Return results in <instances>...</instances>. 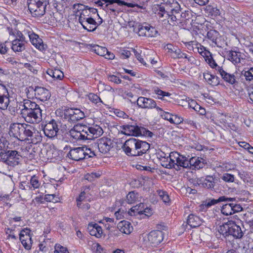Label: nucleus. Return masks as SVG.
<instances>
[{"label": "nucleus", "instance_id": "obj_6", "mask_svg": "<svg viewBox=\"0 0 253 253\" xmlns=\"http://www.w3.org/2000/svg\"><path fill=\"white\" fill-rule=\"evenodd\" d=\"M64 119L68 122L76 123L84 118V113L78 109L68 108L64 110Z\"/></svg>", "mask_w": 253, "mask_h": 253}, {"label": "nucleus", "instance_id": "obj_14", "mask_svg": "<svg viewBox=\"0 0 253 253\" xmlns=\"http://www.w3.org/2000/svg\"><path fill=\"white\" fill-rule=\"evenodd\" d=\"M112 141L111 139L102 137L97 140V146L99 151L104 154L108 152L112 147Z\"/></svg>", "mask_w": 253, "mask_h": 253}, {"label": "nucleus", "instance_id": "obj_4", "mask_svg": "<svg viewBox=\"0 0 253 253\" xmlns=\"http://www.w3.org/2000/svg\"><path fill=\"white\" fill-rule=\"evenodd\" d=\"M123 134L126 135L139 136L144 135L151 137L152 132L143 127L136 125H125L122 126Z\"/></svg>", "mask_w": 253, "mask_h": 253}, {"label": "nucleus", "instance_id": "obj_32", "mask_svg": "<svg viewBox=\"0 0 253 253\" xmlns=\"http://www.w3.org/2000/svg\"><path fill=\"white\" fill-rule=\"evenodd\" d=\"M47 74L53 78L61 80L64 77L63 73L60 70L57 69H49L46 72Z\"/></svg>", "mask_w": 253, "mask_h": 253}, {"label": "nucleus", "instance_id": "obj_25", "mask_svg": "<svg viewBox=\"0 0 253 253\" xmlns=\"http://www.w3.org/2000/svg\"><path fill=\"white\" fill-rule=\"evenodd\" d=\"M118 228L122 233L129 234L133 230V227L129 222L123 220L119 223Z\"/></svg>", "mask_w": 253, "mask_h": 253}, {"label": "nucleus", "instance_id": "obj_52", "mask_svg": "<svg viewBox=\"0 0 253 253\" xmlns=\"http://www.w3.org/2000/svg\"><path fill=\"white\" fill-rule=\"evenodd\" d=\"M172 120L170 121V123L175 125H179L183 123L184 121V119L182 117L176 114H172Z\"/></svg>", "mask_w": 253, "mask_h": 253}, {"label": "nucleus", "instance_id": "obj_51", "mask_svg": "<svg viewBox=\"0 0 253 253\" xmlns=\"http://www.w3.org/2000/svg\"><path fill=\"white\" fill-rule=\"evenodd\" d=\"M157 192L164 202L168 203L169 202V198L167 192L163 190H158Z\"/></svg>", "mask_w": 253, "mask_h": 253}, {"label": "nucleus", "instance_id": "obj_9", "mask_svg": "<svg viewBox=\"0 0 253 253\" xmlns=\"http://www.w3.org/2000/svg\"><path fill=\"white\" fill-rule=\"evenodd\" d=\"M139 107L143 109H152L156 108L157 111H162V109L157 106L155 101L152 98L140 96L137 100Z\"/></svg>", "mask_w": 253, "mask_h": 253}, {"label": "nucleus", "instance_id": "obj_64", "mask_svg": "<svg viewBox=\"0 0 253 253\" xmlns=\"http://www.w3.org/2000/svg\"><path fill=\"white\" fill-rule=\"evenodd\" d=\"M108 80L112 82L116 83L117 84H120L122 82L121 80L119 77L115 75H110L108 77Z\"/></svg>", "mask_w": 253, "mask_h": 253}, {"label": "nucleus", "instance_id": "obj_58", "mask_svg": "<svg viewBox=\"0 0 253 253\" xmlns=\"http://www.w3.org/2000/svg\"><path fill=\"white\" fill-rule=\"evenodd\" d=\"M88 98L92 102L95 104L102 102L99 97L94 93H89L88 95Z\"/></svg>", "mask_w": 253, "mask_h": 253}, {"label": "nucleus", "instance_id": "obj_15", "mask_svg": "<svg viewBox=\"0 0 253 253\" xmlns=\"http://www.w3.org/2000/svg\"><path fill=\"white\" fill-rule=\"evenodd\" d=\"M230 227L229 235H231L236 239L241 238L244 235L245 231H243L241 227L234 221L230 220Z\"/></svg>", "mask_w": 253, "mask_h": 253}, {"label": "nucleus", "instance_id": "obj_10", "mask_svg": "<svg viewBox=\"0 0 253 253\" xmlns=\"http://www.w3.org/2000/svg\"><path fill=\"white\" fill-rule=\"evenodd\" d=\"M137 141L138 139L135 138H130L126 141L123 149L127 155L136 156Z\"/></svg>", "mask_w": 253, "mask_h": 253}, {"label": "nucleus", "instance_id": "obj_24", "mask_svg": "<svg viewBox=\"0 0 253 253\" xmlns=\"http://www.w3.org/2000/svg\"><path fill=\"white\" fill-rule=\"evenodd\" d=\"M216 70L220 74L222 79L229 84H233L236 82L235 77L234 75L230 74L225 72L222 67H218Z\"/></svg>", "mask_w": 253, "mask_h": 253}, {"label": "nucleus", "instance_id": "obj_63", "mask_svg": "<svg viewBox=\"0 0 253 253\" xmlns=\"http://www.w3.org/2000/svg\"><path fill=\"white\" fill-rule=\"evenodd\" d=\"M85 193L83 191L82 192L79 196L77 199V205L78 207H81V202L83 201L85 199Z\"/></svg>", "mask_w": 253, "mask_h": 253}, {"label": "nucleus", "instance_id": "obj_62", "mask_svg": "<svg viewBox=\"0 0 253 253\" xmlns=\"http://www.w3.org/2000/svg\"><path fill=\"white\" fill-rule=\"evenodd\" d=\"M8 95H9V93L6 86L0 84V97Z\"/></svg>", "mask_w": 253, "mask_h": 253}, {"label": "nucleus", "instance_id": "obj_17", "mask_svg": "<svg viewBox=\"0 0 253 253\" xmlns=\"http://www.w3.org/2000/svg\"><path fill=\"white\" fill-rule=\"evenodd\" d=\"M42 154L47 159H56L59 155V151L54 147L47 146L42 149Z\"/></svg>", "mask_w": 253, "mask_h": 253}, {"label": "nucleus", "instance_id": "obj_37", "mask_svg": "<svg viewBox=\"0 0 253 253\" xmlns=\"http://www.w3.org/2000/svg\"><path fill=\"white\" fill-rule=\"evenodd\" d=\"M91 50L100 56H104L106 53H107V49L103 46L98 45H91Z\"/></svg>", "mask_w": 253, "mask_h": 253}, {"label": "nucleus", "instance_id": "obj_44", "mask_svg": "<svg viewBox=\"0 0 253 253\" xmlns=\"http://www.w3.org/2000/svg\"><path fill=\"white\" fill-rule=\"evenodd\" d=\"M221 212L226 215H231L233 213L232 211V204H226L223 205L221 210Z\"/></svg>", "mask_w": 253, "mask_h": 253}, {"label": "nucleus", "instance_id": "obj_61", "mask_svg": "<svg viewBox=\"0 0 253 253\" xmlns=\"http://www.w3.org/2000/svg\"><path fill=\"white\" fill-rule=\"evenodd\" d=\"M8 44H9L8 42H5L4 43H0V53L1 54H3L7 52L8 49Z\"/></svg>", "mask_w": 253, "mask_h": 253}, {"label": "nucleus", "instance_id": "obj_11", "mask_svg": "<svg viewBox=\"0 0 253 253\" xmlns=\"http://www.w3.org/2000/svg\"><path fill=\"white\" fill-rule=\"evenodd\" d=\"M60 123L52 119L44 125L43 131L45 135L49 138H52L57 135L59 130L58 126Z\"/></svg>", "mask_w": 253, "mask_h": 253}, {"label": "nucleus", "instance_id": "obj_29", "mask_svg": "<svg viewBox=\"0 0 253 253\" xmlns=\"http://www.w3.org/2000/svg\"><path fill=\"white\" fill-rule=\"evenodd\" d=\"M187 222V224L192 228L199 226L202 222V220L199 217L193 214H190L188 216Z\"/></svg>", "mask_w": 253, "mask_h": 253}, {"label": "nucleus", "instance_id": "obj_26", "mask_svg": "<svg viewBox=\"0 0 253 253\" xmlns=\"http://www.w3.org/2000/svg\"><path fill=\"white\" fill-rule=\"evenodd\" d=\"M150 147V144L147 142L138 139L137 144V152L136 156L145 154L149 150Z\"/></svg>", "mask_w": 253, "mask_h": 253}, {"label": "nucleus", "instance_id": "obj_23", "mask_svg": "<svg viewBox=\"0 0 253 253\" xmlns=\"http://www.w3.org/2000/svg\"><path fill=\"white\" fill-rule=\"evenodd\" d=\"M81 24L83 27L84 29L87 30L88 31H94L97 27V23L92 18L89 17L83 21V23Z\"/></svg>", "mask_w": 253, "mask_h": 253}, {"label": "nucleus", "instance_id": "obj_60", "mask_svg": "<svg viewBox=\"0 0 253 253\" xmlns=\"http://www.w3.org/2000/svg\"><path fill=\"white\" fill-rule=\"evenodd\" d=\"M86 8L87 6L80 3H76L73 5V9L77 14L78 12L83 11V10H84Z\"/></svg>", "mask_w": 253, "mask_h": 253}, {"label": "nucleus", "instance_id": "obj_42", "mask_svg": "<svg viewBox=\"0 0 253 253\" xmlns=\"http://www.w3.org/2000/svg\"><path fill=\"white\" fill-rule=\"evenodd\" d=\"M91 11L90 8H85L83 11L80 12L79 21L80 23H83V21H84L86 18L89 17Z\"/></svg>", "mask_w": 253, "mask_h": 253}, {"label": "nucleus", "instance_id": "obj_27", "mask_svg": "<svg viewBox=\"0 0 253 253\" xmlns=\"http://www.w3.org/2000/svg\"><path fill=\"white\" fill-rule=\"evenodd\" d=\"M161 165L167 169H172L175 167V163L173 161L172 158V152L170 153L167 157L165 156L160 159Z\"/></svg>", "mask_w": 253, "mask_h": 253}, {"label": "nucleus", "instance_id": "obj_57", "mask_svg": "<svg viewBox=\"0 0 253 253\" xmlns=\"http://www.w3.org/2000/svg\"><path fill=\"white\" fill-rule=\"evenodd\" d=\"M161 112L160 115L162 118H163L165 120L169 121L170 123V121L172 120V114H171L170 113L165 112L162 110V111H160Z\"/></svg>", "mask_w": 253, "mask_h": 253}, {"label": "nucleus", "instance_id": "obj_48", "mask_svg": "<svg viewBox=\"0 0 253 253\" xmlns=\"http://www.w3.org/2000/svg\"><path fill=\"white\" fill-rule=\"evenodd\" d=\"M158 34L157 30L154 27L151 26L150 24L148 28L147 32L146 33V37H155Z\"/></svg>", "mask_w": 253, "mask_h": 253}, {"label": "nucleus", "instance_id": "obj_46", "mask_svg": "<svg viewBox=\"0 0 253 253\" xmlns=\"http://www.w3.org/2000/svg\"><path fill=\"white\" fill-rule=\"evenodd\" d=\"M83 148V152L84 159H88L94 157L95 155L93 151H91L90 148H87L86 146L82 147Z\"/></svg>", "mask_w": 253, "mask_h": 253}, {"label": "nucleus", "instance_id": "obj_59", "mask_svg": "<svg viewBox=\"0 0 253 253\" xmlns=\"http://www.w3.org/2000/svg\"><path fill=\"white\" fill-rule=\"evenodd\" d=\"M207 62L209 64V65L212 68L217 69V67H219L217 64L215 62L214 60L213 59L212 57H207L206 59Z\"/></svg>", "mask_w": 253, "mask_h": 253}, {"label": "nucleus", "instance_id": "obj_16", "mask_svg": "<svg viewBox=\"0 0 253 253\" xmlns=\"http://www.w3.org/2000/svg\"><path fill=\"white\" fill-rule=\"evenodd\" d=\"M215 176L211 175H207L204 180L202 178H198L197 182L199 184H202L204 188L211 189L214 188L215 181H217Z\"/></svg>", "mask_w": 253, "mask_h": 253}, {"label": "nucleus", "instance_id": "obj_7", "mask_svg": "<svg viewBox=\"0 0 253 253\" xmlns=\"http://www.w3.org/2000/svg\"><path fill=\"white\" fill-rule=\"evenodd\" d=\"M164 233L160 230L151 231L147 236L146 241L148 244L152 247H156L159 245L164 239Z\"/></svg>", "mask_w": 253, "mask_h": 253}, {"label": "nucleus", "instance_id": "obj_56", "mask_svg": "<svg viewBox=\"0 0 253 253\" xmlns=\"http://www.w3.org/2000/svg\"><path fill=\"white\" fill-rule=\"evenodd\" d=\"M44 200L47 202L56 203L58 201V198L55 194H46L44 196Z\"/></svg>", "mask_w": 253, "mask_h": 253}, {"label": "nucleus", "instance_id": "obj_53", "mask_svg": "<svg viewBox=\"0 0 253 253\" xmlns=\"http://www.w3.org/2000/svg\"><path fill=\"white\" fill-rule=\"evenodd\" d=\"M30 184L31 187H33L34 189L38 188L40 186V183L38 179V178L34 176H33L30 179Z\"/></svg>", "mask_w": 253, "mask_h": 253}, {"label": "nucleus", "instance_id": "obj_33", "mask_svg": "<svg viewBox=\"0 0 253 253\" xmlns=\"http://www.w3.org/2000/svg\"><path fill=\"white\" fill-rule=\"evenodd\" d=\"M171 13H169L168 11H166L165 8L163 7H160L159 11L157 13L160 20L164 22L167 20H170L171 18Z\"/></svg>", "mask_w": 253, "mask_h": 253}, {"label": "nucleus", "instance_id": "obj_36", "mask_svg": "<svg viewBox=\"0 0 253 253\" xmlns=\"http://www.w3.org/2000/svg\"><path fill=\"white\" fill-rule=\"evenodd\" d=\"M207 38L212 41L213 43L219 46L217 43V39L219 36V33L217 31L214 30H210L207 34Z\"/></svg>", "mask_w": 253, "mask_h": 253}, {"label": "nucleus", "instance_id": "obj_39", "mask_svg": "<svg viewBox=\"0 0 253 253\" xmlns=\"http://www.w3.org/2000/svg\"><path fill=\"white\" fill-rule=\"evenodd\" d=\"M6 154L8 161L10 160H19L22 157L20 153L15 150H8Z\"/></svg>", "mask_w": 253, "mask_h": 253}, {"label": "nucleus", "instance_id": "obj_20", "mask_svg": "<svg viewBox=\"0 0 253 253\" xmlns=\"http://www.w3.org/2000/svg\"><path fill=\"white\" fill-rule=\"evenodd\" d=\"M83 148L82 147H77L70 149L67 154L68 157L74 161H80L84 159L83 154Z\"/></svg>", "mask_w": 253, "mask_h": 253}, {"label": "nucleus", "instance_id": "obj_40", "mask_svg": "<svg viewBox=\"0 0 253 253\" xmlns=\"http://www.w3.org/2000/svg\"><path fill=\"white\" fill-rule=\"evenodd\" d=\"M149 24H139L138 26L137 33L139 36L146 37Z\"/></svg>", "mask_w": 253, "mask_h": 253}, {"label": "nucleus", "instance_id": "obj_41", "mask_svg": "<svg viewBox=\"0 0 253 253\" xmlns=\"http://www.w3.org/2000/svg\"><path fill=\"white\" fill-rule=\"evenodd\" d=\"M9 95L0 97V109L5 110L9 103Z\"/></svg>", "mask_w": 253, "mask_h": 253}, {"label": "nucleus", "instance_id": "obj_1", "mask_svg": "<svg viewBox=\"0 0 253 253\" xmlns=\"http://www.w3.org/2000/svg\"><path fill=\"white\" fill-rule=\"evenodd\" d=\"M21 115L25 121L30 124H38L42 120V109L40 106L29 99L20 103Z\"/></svg>", "mask_w": 253, "mask_h": 253}, {"label": "nucleus", "instance_id": "obj_49", "mask_svg": "<svg viewBox=\"0 0 253 253\" xmlns=\"http://www.w3.org/2000/svg\"><path fill=\"white\" fill-rule=\"evenodd\" d=\"M221 178L226 182H233L235 180L234 175L228 173H223Z\"/></svg>", "mask_w": 253, "mask_h": 253}, {"label": "nucleus", "instance_id": "obj_18", "mask_svg": "<svg viewBox=\"0 0 253 253\" xmlns=\"http://www.w3.org/2000/svg\"><path fill=\"white\" fill-rule=\"evenodd\" d=\"M226 53L228 60L235 65L240 63L241 59H244V54L241 52L231 50L227 51Z\"/></svg>", "mask_w": 253, "mask_h": 253}, {"label": "nucleus", "instance_id": "obj_31", "mask_svg": "<svg viewBox=\"0 0 253 253\" xmlns=\"http://www.w3.org/2000/svg\"><path fill=\"white\" fill-rule=\"evenodd\" d=\"M171 18L170 20H168V23L172 25H176V24L181 23L182 22L181 11L171 14Z\"/></svg>", "mask_w": 253, "mask_h": 253}, {"label": "nucleus", "instance_id": "obj_5", "mask_svg": "<svg viewBox=\"0 0 253 253\" xmlns=\"http://www.w3.org/2000/svg\"><path fill=\"white\" fill-rule=\"evenodd\" d=\"M89 129V126L85 125H76L70 130V134L73 138L77 140H90Z\"/></svg>", "mask_w": 253, "mask_h": 253}, {"label": "nucleus", "instance_id": "obj_34", "mask_svg": "<svg viewBox=\"0 0 253 253\" xmlns=\"http://www.w3.org/2000/svg\"><path fill=\"white\" fill-rule=\"evenodd\" d=\"M11 48L15 52L22 51L25 49L24 43L20 40L15 39L12 42Z\"/></svg>", "mask_w": 253, "mask_h": 253}, {"label": "nucleus", "instance_id": "obj_47", "mask_svg": "<svg viewBox=\"0 0 253 253\" xmlns=\"http://www.w3.org/2000/svg\"><path fill=\"white\" fill-rule=\"evenodd\" d=\"M126 198V200L128 204L134 203L137 199L136 194L133 191L129 192Z\"/></svg>", "mask_w": 253, "mask_h": 253}, {"label": "nucleus", "instance_id": "obj_3", "mask_svg": "<svg viewBox=\"0 0 253 253\" xmlns=\"http://www.w3.org/2000/svg\"><path fill=\"white\" fill-rule=\"evenodd\" d=\"M31 140L34 144H37L42 140V136L39 132L33 126L25 124L21 141Z\"/></svg>", "mask_w": 253, "mask_h": 253}, {"label": "nucleus", "instance_id": "obj_2", "mask_svg": "<svg viewBox=\"0 0 253 253\" xmlns=\"http://www.w3.org/2000/svg\"><path fill=\"white\" fill-rule=\"evenodd\" d=\"M48 3V0H27L28 9L34 17L43 16Z\"/></svg>", "mask_w": 253, "mask_h": 253}, {"label": "nucleus", "instance_id": "obj_43", "mask_svg": "<svg viewBox=\"0 0 253 253\" xmlns=\"http://www.w3.org/2000/svg\"><path fill=\"white\" fill-rule=\"evenodd\" d=\"M173 58H186L189 61L190 59L187 57V54L185 53H182L181 50L178 47L175 48L174 52L171 55Z\"/></svg>", "mask_w": 253, "mask_h": 253}, {"label": "nucleus", "instance_id": "obj_28", "mask_svg": "<svg viewBox=\"0 0 253 253\" xmlns=\"http://www.w3.org/2000/svg\"><path fill=\"white\" fill-rule=\"evenodd\" d=\"M89 136L90 137V140L98 137L103 133L102 128L97 125L89 127Z\"/></svg>", "mask_w": 253, "mask_h": 253}, {"label": "nucleus", "instance_id": "obj_19", "mask_svg": "<svg viewBox=\"0 0 253 253\" xmlns=\"http://www.w3.org/2000/svg\"><path fill=\"white\" fill-rule=\"evenodd\" d=\"M104 3L113 4L114 3H117L119 5H126L128 7H134V6H137L138 7L142 8V6H140L137 4L128 3L124 1L121 0H98L95 3L98 4L99 6H102Z\"/></svg>", "mask_w": 253, "mask_h": 253}, {"label": "nucleus", "instance_id": "obj_45", "mask_svg": "<svg viewBox=\"0 0 253 253\" xmlns=\"http://www.w3.org/2000/svg\"><path fill=\"white\" fill-rule=\"evenodd\" d=\"M170 13L173 14L178 12H181V10L179 4L174 0H172V2H170Z\"/></svg>", "mask_w": 253, "mask_h": 253}, {"label": "nucleus", "instance_id": "obj_8", "mask_svg": "<svg viewBox=\"0 0 253 253\" xmlns=\"http://www.w3.org/2000/svg\"><path fill=\"white\" fill-rule=\"evenodd\" d=\"M172 158L173 161L175 163L174 167L176 170H180L181 168L183 169H189L188 157L180 155L177 152H172Z\"/></svg>", "mask_w": 253, "mask_h": 253}, {"label": "nucleus", "instance_id": "obj_22", "mask_svg": "<svg viewBox=\"0 0 253 253\" xmlns=\"http://www.w3.org/2000/svg\"><path fill=\"white\" fill-rule=\"evenodd\" d=\"M87 230L91 236L100 238L103 233L102 228L95 223H90L88 225Z\"/></svg>", "mask_w": 253, "mask_h": 253}, {"label": "nucleus", "instance_id": "obj_30", "mask_svg": "<svg viewBox=\"0 0 253 253\" xmlns=\"http://www.w3.org/2000/svg\"><path fill=\"white\" fill-rule=\"evenodd\" d=\"M235 200V198H227L224 196L220 197L218 199H211L210 200L209 202H206L205 205L207 207H210L212 205H215L218 202H231Z\"/></svg>", "mask_w": 253, "mask_h": 253}, {"label": "nucleus", "instance_id": "obj_54", "mask_svg": "<svg viewBox=\"0 0 253 253\" xmlns=\"http://www.w3.org/2000/svg\"><path fill=\"white\" fill-rule=\"evenodd\" d=\"M54 253H69L66 248L62 246L59 244H56L55 246Z\"/></svg>", "mask_w": 253, "mask_h": 253}, {"label": "nucleus", "instance_id": "obj_38", "mask_svg": "<svg viewBox=\"0 0 253 253\" xmlns=\"http://www.w3.org/2000/svg\"><path fill=\"white\" fill-rule=\"evenodd\" d=\"M230 221L225 223L219 227L218 229L220 234L223 235L225 237L229 236V232L230 230Z\"/></svg>", "mask_w": 253, "mask_h": 253}, {"label": "nucleus", "instance_id": "obj_12", "mask_svg": "<svg viewBox=\"0 0 253 253\" xmlns=\"http://www.w3.org/2000/svg\"><path fill=\"white\" fill-rule=\"evenodd\" d=\"M34 91L36 97L42 101H45L49 99L51 94L49 91L44 87L36 86L34 88L32 86H30L28 91Z\"/></svg>", "mask_w": 253, "mask_h": 253}, {"label": "nucleus", "instance_id": "obj_21", "mask_svg": "<svg viewBox=\"0 0 253 253\" xmlns=\"http://www.w3.org/2000/svg\"><path fill=\"white\" fill-rule=\"evenodd\" d=\"M28 37L31 43L37 48L40 49V50H43L45 48L42 40L40 38L38 35L35 34L33 32H32L31 33H29Z\"/></svg>", "mask_w": 253, "mask_h": 253}, {"label": "nucleus", "instance_id": "obj_35", "mask_svg": "<svg viewBox=\"0 0 253 253\" xmlns=\"http://www.w3.org/2000/svg\"><path fill=\"white\" fill-rule=\"evenodd\" d=\"M204 78L210 84L215 85L218 84L217 77L214 75L210 74L209 73H204Z\"/></svg>", "mask_w": 253, "mask_h": 253}, {"label": "nucleus", "instance_id": "obj_50", "mask_svg": "<svg viewBox=\"0 0 253 253\" xmlns=\"http://www.w3.org/2000/svg\"><path fill=\"white\" fill-rule=\"evenodd\" d=\"M154 92L158 95V98L160 99H163L165 96H169L170 95L169 92L164 91L158 88L155 89Z\"/></svg>", "mask_w": 253, "mask_h": 253}, {"label": "nucleus", "instance_id": "obj_13", "mask_svg": "<svg viewBox=\"0 0 253 253\" xmlns=\"http://www.w3.org/2000/svg\"><path fill=\"white\" fill-rule=\"evenodd\" d=\"M25 124L13 123L10 126L9 134L21 141Z\"/></svg>", "mask_w": 253, "mask_h": 253}, {"label": "nucleus", "instance_id": "obj_55", "mask_svg": "<svg viewBox=\"0 0 253 253\" xmlns=\"http://www.w3.org/2000/svg\"><path fill=\"white\" fill-rule=\"evenodd\" d=\"M20 240H21V243L24 247V248L27 250H29L31 247V243L30 242L28 243L26 241V239H23V238L24 237V235L22 233H20L19 234Z\"/></svg>", "mask_w": 253, "mask_h": 253}]
</instances>
